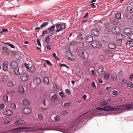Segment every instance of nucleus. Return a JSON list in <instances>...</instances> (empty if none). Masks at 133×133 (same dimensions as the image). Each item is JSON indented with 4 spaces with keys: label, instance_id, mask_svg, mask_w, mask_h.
Wrapping results in <instances>:
<instances>
[{
    "label": "nucleus",
    "instance_id": "nucleus-57",
    "mask_svg": "<svg viewBox=\"0 0 133 133\" xmlns=\"http://www.w3.org/2000/svg\"><path fill=\"white\" fill-rule=\"evenodd\" d=\"M104 52L105 53L108 55H110L111 53V51L108 50H105Z\"/></svg>",
    "mask_w": 133,
    "mask_h": 133
},
{
    "label": "nucleus",
    "instance_id": "nucleus-60",
    "mask_svg": "<svg viewBox=\"0 0 133 133\" xmlns=\"http://www.w3.org/2000/svg\"><path fill=\"white\" fill-rule=\"evenodd\" d=\"M112 94L113 95L117 96L118 95V92L117 91L113 90L112 91Z\"/></svg>",
    "mask_w": 133,
    "mask_h": 133
},
{
    "label": "nucleus",
    "instance_id": "nucleus-32",
    "mask_svg": "<svg viewBox=\"0 0 133 133\" xmlns=\"http://www.w3.org/2000/svg\"><path fill=\"white\" fill-rule=\"evenodd\" d=\"M8 76L6 75H4L2 77V81L5 82L8 80Z\"/></svg>",
    "mask_w": 133,
    "mask_h": 133
},
{
    "label": "nucleus",
    "instance_id": "nucleus-55",
    "mask_svg": "<svg viewBox=\"0 0 133 133\" xmlns=\"http://www.w3.org/2000/svg\"><path fill=\"white\" fill-rule=\"evenodd\" d=\"M49 33V32L48 31L46 30L43 31L42 32V34L41 35V36H43L46 34H48Z\"/></svg>",
    "mask_w": 133,
    "mask_h": 133
},
{
    "label": "nucleus",
    "instance_id": "nucleus-8",
    "mask_svg": "<svg viewBox=\"0 0 133 133\" xmlns=\"http://www.w3.org/2000/svg\"><path fill=\"white\" fill-rule=\"evenodd\" d=\"M91 33L92 35L95 36H98L99 33L98 30L96 29H92L91 31Z\"/></svg>",
    "mask_w": 133,
    "mask_h": 133
},
{
    "label": "nucleus",
    "instance_id": "nucleus-23",
    "mask_svg": "<svg viewBox=\"0 0 133 133\" xmlns=\"http://www.w3.org/2000/svg\"><path fill=\"white\" fill-rule=\"evenodd\" d=\"M19 91L21 94H23L25 91L23 87L22 86H20L19 88Z\"/></svg>",
    "mask_w": 133,
    "mask_h": 133
},
{
    "label": "nucleus",
    "instance_id": "nucleus-30",
    "mask_svg": "<svg viewBox=\"0 0 133 133\" xmlns=\"http://www.w3.org/2000/svg\"><path fill=\"white\" fill-rule=\"evenodd\" d=\"M14 72L15 74L17 75H19L20 74L19 71V68L18 67L14 69Z\"/></svg>",
    "mask_w": 133,
    "mask_h": 133
},
{
    "label": "nucleus",
    "instance_id": "nucleus-21",
    "mask_svg": "<svg viewBox=\"0 0 133 133\" xmlns=\"http://www.w3.org/2000/svg\"><path fill=\"white\" fill-rule=\"evenodd\" d=\"M123 31L125 34H128L131 32V31L130 28H127L124 29Z\"/></svg>",
    "mask_w": 133,
    "mask_h": 133
},
{
    "label": "nucleus",
    "instance_id": "nucleus-44",
    "mask_svg": "<svg viewBox=\"0 0 133 133\" xmlns=\"http://www.w3.org/2000/svg\"><path fill=\"white\" fill-rule=\"evenodd\" d=\"M108 104V103L105 101H103L101 102L100 105L102 106H104L107 105Z\"/></svg>",
    "mask_w": 133,
    "mask_h": 133
},
{
    "label": "nucleus",
    "instance_id": "nucleus-54",
    "mask_svg": "<svg viewBox=\"0 0 133 133\" xmlns=\"http://www.w3.org/2000/svg\"><path fill=\"white\" fill-rule=\"evenodd\" d=\"M71 104L70 102L66 103L64 104V107H67L70 106Z\"/></svg>",
    "mask_w": 133,
    "mask_h": 133
},
{
    "label": "nucleus",
    "instance_id": "nucleus-24",
    "mask_svg": "<svg viewBox=\"0 0 133 133\" xmlns=\"http://www.w3.org/2000/svg\"><path fill=\"white\" fill-rule=\"evenodd\" d=\"M66 56L68 57L69 60H71L72 59V54L70 52H68L66 53Z\"/></svg>",
    "mask_w": 133,
    "mask_h": 133
},
{
    "label": "nucleus",
    "instance_id": "nucleus-52",
    "mask_svg": "<svg viewBox=\"0 0 133 133\" xmlns=\"http://www.w3.org/2000/svg\"><path fill=\"white\" fill-rule=\"evenodd\" d=\"M8 30L7 29H2V30L0 32V33L1 34H2L4 32H8Z\"/></svg>",
    "mask_w": 133,
    "mask_h": 133
},
{
    "label": "nucleus",
    "instance_id": "nucleus-64",
    "mask_svg": "<svg viewBox=\"0 0 133 133\" xmlns=\"http://www.w3.org/2000/svg\"><path fill=\"white\" fill-rule=\"evenodd\" d=\"M3 50L4 52V53H6V52L7 51V49L6 48L3 47Z\"/></svg>",
    "mask_w": 133,
    "mask_h": 133
},
{
    "label": "nucleus",
    "instance_id": "nucleus-38",
    "mask_svg": "<svg viewBox=\"0 0 133 133\" xmlns=\"http://www.w3.org/2000/svg\"><path fill=\"white\" fill-rule=\"evenodd\" d=\"M111 78L113 81H115L117 78V76L116 74H112L111 76Z\"/></svg>",
    "mask_w": 133,
    "mask_h": 133
},
{
    "label": "nucleus",
    "instance_id": "nucleus-13",
    "mask_svg": "<svg viewBox=\"0 0 133 133\" xmlns=\"http://www.w3.org/2000/svg\"><path fill=\"white\" fill-rule=\"evenodd\" d=\"M27 129V127H20L17 128L13 129H11V130H18V132H21L23 131V129Z\"/></svg>",
    "mask_w": 133,
    "mask_h": 133
},
{
    "label": "nucleus",
    "instance_id": "nucleus-50",
    "mask_svg": "<svg viewBox=\"0 0 133 133\" xmlns=\"http://www.w3.org/2000/svg\"><path fill=\"white\" fill-rule=\"evenodd\" d=\"M54 119L55 121H58L59 119V117L57 115L54 117Z\"/></svg>",
    "mask_w": 133,
    "mask_h": 133
},
{
    "label": "nucleus",
    "instance_id": "nucleus-28",
    "mask_svg": "<svg viewBox=\"0 0 133 133\" xmlns=\"http://www.w3.org/2000/svg\"><path fill=\"white\" fill-rule=\"evenodd\" d=\"M79 56L82 58H85V56L84 54L83 51H82L80 52H79Z\"/></svg>",
    "mask_w": 133,
    "mask_h": 133
},
{
    "label": "nucleus",
    "instance_id": "nucleus-12",
    "mask_svg": "<svg viewBox=\"0 0 133 133\" xmlns=\"http://www.w3.org/2000/svg\"><path fill=\"white\" fill-rule=\"evenodd\" d=\"M124 37V35L123 34H119L116 35V38L118 40H122L123 39Z\"/></svg>",
    "mask_w": 133,
    "mask_h": 133
},
{
    "label": "nucleus",
    "instance_id": "nucleus-48",
    "mask_svg": "<svg viewBox=\"0 0 133 133\" xmlns=\"http://www.w3.org/2000/svg\"><path fill=\"white\" fill-rule=\"evenodd\" d=\"M68 113V111L67 110H63L62 111L61 114L63 115H66Z\"/></svg>",
    "mask_w": 133,
    "mask_h": 133
},
{
    "label": "nucleus",
    "instance_id": "nucleus-18",
    "mask_svg": "<svg viewBox=\"0 0 133 133\" xmlns=\"http://www.w3.org/2000/svg\"><path fill=\"white\" fill-rule=\"evenodd\" d=\"M21 78L22 81L24 82L29 78V77L27 75L24 74L22 75L21 77Z\"/></svg>",
    "mask_w": 133,
    "mask_h": 133
},
{
    "label": "nucleus",
    "instance_id": "nucleus-39",
    "mask_svg": "<svg viewBox=\"0 0 133 133\" xmlns=\"http://www.w3.org/2000/svg\"><path fill=\"white\" fill-rule=\"evenodd\" d=\"M14 85V84L12 81H10L8 82L7 85L9 87H11Z\"/></svg>",
    "mask_w": 133,
    "mask_h": 133
},
{
    "label": "nucleus",
    "instance_id": "nucleus-29",
    "mask_svg": "<svg viewBox=\"0 0 133 133\" xmlns=\"http://www.w3.org/2000/svg\"><path fill=\"white\" fill-rule=\"evenodd\" d=\"M55 27V25L50 26L48 29L49 30V32L50 33L52 32L54 30Z\"/></svg>",
    "mask_w": 133,
    "mask_h": 133
},
{
    "label": "nucleus",
    "instance_id": "nucleus-45",
    "mask_svg": "<svg viewBox=\"0 0 133 133\" xmlns=\"http://www.w3.org/2000/svg\"><path fill=\"white\" fill-rule=\"evenodd\" d=\"M38 118L40 120H42L43 118V116L41 113H39L38 114Z\"/></svg>",
    "mask_w": 133,
    "mask_h": 133
},
{
    "label": "nucleus",
    "instance_id": "nucleus-27",
    "mask_svg": "<svg viewBox=\"0 0 133 133\" xmlns=\"http://www.w3.org/2000/svg\"><path fill=\"white\" fill-rule=\"evenodd\" d=\"M105 33L106 34H110L111 31L110 29L108 28H106L104 30Z\"/></svg>",
    "mask_w": 133,
    "mask_h": 133
},
{
    "label": "nucleus",
    "instance_id": "nucleus-25",
    "mask_svg": "<svg viewBox=\"0 0 133 133\" xmlns=\"http://www.w3.org/2000/svg\"><path fill=\"white\" fill-rule=\"evenodd\" d=\"M44 40L47 44H49L50 41V36L49 35L46 36L44 38Z\"/></svg>",
    "mask_w": 133,
    "mask_h": 133
},
{
    "label": "nucleus",
    "instance_id": "nucleus-10",
    "mask_svg": "<svg viewBox=\"0 0 133 133\" xmlns=\"http://www.w3.org/2000/svg\"><path fill=\"white\" fill-rule=\"evenodd\" d=\"M102 40L104 42L108 43L110 41V39L107 36H103L102 38Z\"/></svg>",
    "mask_w": 133,
    "mask_h": 133
},
{
    "label": "nucleus",
    "instance_id": "nucleus-63",
    "mask_svg": "<svg viewBox=\"0 0 133 133\" xmlns=\"http://www.w3.org/2000/svg\"><path fill=\"white\" fill-rule=\"evenodd\" d=\"M29 64H25V66L27 69H29Z\"/></svg>",
    "mask_w": 133,
    "mask_h": 133
},
{
    "label": "nucleus",
    "instance_id": "nucleus-47",
    "mask_svg": "<svg viewBox=\"0 0 133 133\" xmlns=\"http://www.w3.org/2000/svg\"><path fill=\"white\" fill-rule=\"evenodd\" d=\"M128 23L130 25L132 24H133V19H131V18H130L128 20Z\"/></svg>",
    "mask_w": 133,
    "mask_h": 133
},
{
    "label": "nucleus",
    "instance_id": "nucleus-51",
    "mask_svg": "<svg viewBox=\"0 0 133 133\" xmlns=\"http://www.w3.org/2000/svg\"><path fill=\"white\" fill-rule=\"evenodd\" d=\"M11 107L12 108L16 109V105L14 103H12L11 104Z\"/></svg>",
    "mask_w": 133,
    "mask_h": 133
},
{
    "label": "nucleus",
    "instance_id": "nucleus-11",
    "mask_svg": "<svg viewBox=\"0 0 133 133\" xmlns=\"http://www.w3.org/2000/svg\"><path fill=\"white\" fill-rule=\"evenodd\" d=\"M31 111V109L30 108H25L22 111L25 114H30Z\"/></svg>",
    "mask_w": 133,
    "mask_h": 133
},
{
    "label": "nucleus",
    "instance_id": "nucleus-20",
    "mask_svg": "<svg viewBox=\"0 0 133 133\" xmlns=\"http://www.w3.org/2000/svg\"><path fill=\"white\" fill-rule=\"evenodd\" d=\"M33 82L35 84H39L41 82V80L39 78H36L33 81Z\"/></svg>",
    "mask_w": 133,
    "mask_h": 133
},
{
    "label": "nucleus",
    "instance_id": "nucleus-59",
    "mask_svg": "<svg viewBox=\"0 0 133 133\" xmlns=\"http://www.w3.org/2000/svg\"><path fill=\"white\" fill-rule=\"evenodd\" d=\"M128 37L129 39L133 40V33L131 34Z\"/></svg>",
    "mask_w": 133,
    "mask_h": 133
},
{
    "label": "nucleus",
    "instance_id": "nucleus-26",
    "mask_svg": "<svg viewBox=\"0 0 133 133\" xmlns=\"http://www.w3.org/2000/svg\"><path fill=\"white\" fill-rule=\"evenodd\" d=\"M49 78L48 77H45L43 79V83L45 84H47L49 82Z\"/></svg>",
    "mask_w": 133,
    "mask_h": 133
},
{
    "label": "nucleus",
    "instance_id": "nucleus-62",
    "mask_svg": "<svg viewBox=\"0 0 133 133\" xmlns=\"http://www.w3.org/2000/svg\"><path fill=\"white\" fill-rule=\"evenodd\" d=\"M59 95L62 98H63L64 97V95L63 92H59Z\"/></svg>",
    "mask_w": 133,
    "mask_h": 133
},
{
    "label": "nucleus",
    "instance_id": "nucleus-41",
    "mask_svg": "<svg viewBox=\"0 0 133 133\" xmlns=\"http://www.w3.org/2000/svg\"><path fill=\"white\" fill-rule=\"evenodd\" d=\"M127 87H129L132 88L133 87V84L132 82H129L127 83Z\"/></svg>",
    "mask_w": 133,
    "mask_h": 133
},
{
    "label": "nucleus",
    "instance_id": "nucleus-31",
    "mask_svg": "<svg viewBox=\"0 0 133 133\" xmlns=\"http://www.w3.org/2000/svg\"><path fill=\"white\" fill-rule=\"evenodd\" d=\"M127 82V80L125 79H121L119 82L121 84H125Z\"/></svg>",
    "mask_w": 133,
    "mask_h": 133
},
{
    "label": "nucleus",
    "instance_id": "nucleus-5",
    "mask_svg": "<svg viewBox=\"0 0 133 133\" xmlns=\"http://www.w3.org/2000/svg\"><path fill=\"white\" fill-rule=\"evenodd\" d=\"M112 32L114 34H117L119 33L120 31V29L117 26H115L113 27L111 30Z\"/></svg>",
    "mask_w": 133,
    "mask_h": 133
},
{
    "label": "nucleus",
    "instance_id": "nucleus-53",
    "mask_svg": "<svg viewBox=\"0 0 133 133\" xmlns=\"http://www.w3.org/2000/svg\"><path fill=\"white\" fill-rule=\"evenodd\" d=\"M10 121L9 119L8 118H6L4 121V123L5 124H7L9 123Z\"/></svg>",
    "mask_w": 133,
    "mask_h": 133
},
{
    "label": "nucleus",
    "instance_id": "nucleus-58",
    "mask_svg": "<svg viewBox=\"0 0 133 133\" xmlns=\"http://www.w3.org/2000/svg\"><path fill=\"white\" fill-rule=\"evenodd\" d=\"M8 96L7 95L4 96L3 97L4 100L5 102L7 101L8 100Z\"/></svg>",
    "mask_w": 133,
    "mask_h": 133
},
{
    "label": "nucleus",
    "instance_id": "nucleus-6",
    "mask_svg": "<svg viewBox=\"0 0 133 133\" xmlns=\"http://www.w3.org/2000/svg\"><path fill=\"white\" fill-rule=\"evenodd\" d=\"M61 25L59 28L56 31V32H59L63 30H65L66 29V25H65L66 23H63L62 24H61Z\"/></svg>",
    "mask_w": 133,
    "mask_h": 133
},
{
    "label": "nucleus",
    "instance_id": "nucleus-3",
    "mask_svg": "<svg viewBox=\"0 0 133 133\" xmlns=\"http://www.w3.org/2000/svg\"><path fill=\"white\" fill-rule=\"evenodd\" d=\"M105 110L106 111H110L111 110L115 111V109L118 110V109H122L121 108H112L110 105H108L107 106L105 107Z\"/></svg>",
    "mask_w": 133,
    "mask_h": 133
},
{
    "label": "nucleus",
    "instance_id": "nucleus-19",
    "mask_svg": "<svg viewBox=\"0 0 133 133\" xmlns=\"http://www.w3.org/2000/svg\"><path fill=\"white\" fill-rule=\"evenodd\" d=\"M23 104L25 106H27L30 104V102L26 99H24L22 100Z\"/></svg>",
    "mask_w": 133,
    "mask_h": 133
},
{
    "label": "nucleus",
    "instance_id": "nucleus-1",
    "mask_svg": "<svg viewBox=\"0 0 133 133\" xmlns=\"http://www.w3.org/2000/svg\"><path fill=\"white\" fill-rule=\"evenodd\" d=\"M88 113V112H87L83 114L78 117V119L75 120V122L76 120H78V122L76 123L75 124V126L77 127H79L82 124L85 122H86L88 121L89 119V116L87 115H86L85 116L83 117H82L83 116L85 115H86Z\"/></svg>",
    "mask_w": 133,
    "mask_h": 133
},
{
    "label": "nucleus",
    "instance_id": "nucleus-16",
    "mask_svg": "<svg viewBox=\"0 0 133 133\" xmlns=\"http://www.w3.org/2000/svg\"><path fill=\"white\" fill-rule=\"evenodd\" d=\"M24 121L22 119H18L16 121L15 123L16 125H18L24 124Z\"/></svg>",
    "mask_w": 133,
    "mask_h": 133
},
{
    "label": "nucleus",
    "instance_id": "nucleus-2",
    "mask_svg": "<svg viewBox=\"0 0 133 133\" xmlns=\"http://www.w3.org/2000/svg\"><path fill=\"white\" fill-rule=\"evenodd\" d=\"M132 105L130 104H127L125 105H121L118 107H119L118 108H121L122 109H118L119 110H124L125 108H126L127 109H130L132 108Z\"/></svg>",
    "mask_w": 133,
    "mask_h": 133
},
{
    "label": "nucleus",
    "instance_id": "nucleus-49",
    "mask_svg": "<svg viewBox=\"0 0 133 133\" xmlns=\"http://www.w3.org/2000/svg\"><path fill=\"white\" fill-rule=\"evenodd\" d=\"M117 45L118 46H122V40H118L117 42Z\"/></svg>",
    "mask_w": 133,
    "mask_h": 133
},
{
    "label": "nucleus",
    "instance_id": "nucleus-61",
    "mask_svg": "<svg viewBox=\"0 0 133 133\" xmlns=\"http://www.w3.org/2000/svg\"><path fill=\"white\" fill-rule=\"evenodd\" d=\"M65 91L67 94L68 95H69L71 94L70 91L68 89H66Z\"/></svg>",
    "mask_w": 133,
    "mask_h": 133
},
{
    "label": "nucleus",
    "instance_id": "nucleus-42",
    "mask_svg": "<svg viewBox=\"0 0 133 133\" xmlns=\"http://www.w3.org/2000/svg\"><path fill=\"white\" fill-rule=\"evenodd\" d=\"M4 43L8 45H9L11 48L14 49L15 48V46L12 44L10 43V42L5 43Z\"/></svg>",
    "mask_w": 133,
    "mask_h": 133
},
{
    "label": "nucleus",
    "instance_id": "nucleus-9",
    "mask_svg": "<svg viewBox=\"0 0 133 133\" xmlns=\"http://www.w3.org/2000/svg\"><path fill=\"white\" fill-rule=\"evenodd\" d=\"M18 65L17 63L15 61H12L10 64V66L13 69H14L18 67Z\"/></svg>",
    "mask_w": 133,
    "mask_h": 133
},
{
    "label": "nucleus",
    "instance_id": "nucleus-33",
    "mask_svg": "<svg viewBox=\"0 0 133 133\" xmlns=\"http://www.w3.org/2000/svg\"><path fill=\"white\" fill-rule=\"evenodd\" d=\"M99 59L101 61H104L105 60V57L102 55H100L99 57Z\"/></svg>",
    "mask_w": 133,
    "mask_h": 133
},
{
    "label": "nucleus",
    "instance_id": "nucleus-15",
    "mask_svg": "<svg viewBox=\"0 0 133 133\" xmlns=\"http://www.w3.org/2000/svg\"><path fill=\"white\" fill-rule=\"evenodd\" d=\"M98 42L97 41H93L91 43L92 46L95 48H97L98 47Z\"/></svg>",
    "mask_w": 133,
    "mask_h": 133
},
{
    "label": "nucleus",
    "instance_id": "nucleus-17",
    "mask_svg": "<svg viewBox=\"0 0 133 133\" xmlns=\"http://www.w3.org/2000/svg\"><path fill=\"white\" fill-rule=\"evenodd\" d=\"M86 41L88 42H92L93 40V37L91 35H88L86 37Z\"/></svg>",
    "mask_w": 133,
    "mask_h": 133
},
{
    "label": "nucleus",
    "instance_id": "nucleus-56",
    "mask_svg": "<svg viewBox=\"0 0 133 133\" xmlns=\"http://www.w3.org/2000/svg\"><path fill=\"white\" fill-rule=\"evenodd\" d=\"M105 107L104 108H101L100 107H98L97 108V110H100L103 111H105Z\"/></svg>",
    "mask_w": 133,
    "mask_h": 133
},
{
    "label": "nucleus",
    "instance_id": "nucleus-40",
    "mask_svg": "<svg viewBox=\"0 0 133 133\" xmlns=\"http://www.w3.org/2000/svg\"><path fill=\"white\" fill-rule=\"evenodd\" d=\"M110 74L108 73H105L104 76V78L106 80H108L109 78Z\"/></svg>",
    "mask_w": 133,
    "mask_h": 133
},
{
    "label": "nucleus",
    "instance_id": "nucleus-37",
    "mask_svg": "<svg viewBox=\"0 0 133 133\" xmlns=\"http://www.w3.org/2000/svg\"><path fill=\"white\" fill-rule=\"evenodd\" d=\"M121 13L120 12H118L115 15L116 17L118 19L121 18Z\"/></svg>",
    "mask_w": 133,
    "mask_h": 133
},
{
    "label": "nucleus",
    "instance_id": "nucleus-46",
    "mask_svg": "<svg viewBox=\"0 0 133 133\" xmlns=\"http://www.w3.org/2000/svg\"><path fill=\"white\" fill-rule=\"evenodd\" d=\"M59 66L60 67H61L62 66H65L66 67L68 68H69L70 67L68 66L67 65H66L65 64H61V63H59Z\"/></svg>",
    "mask_w": 133,
    "mask_h": 133
},
{
    "label": "nucleus",
    "instance_id": "nucleus-34",
    "mask_svg": "<svg viewBox=\"0 0 133 133\" xmlns=\"http://www.w3.org/2000/svg\"><path fill=\"white\" fill-rule=\"evenodd\" d=\"M49 24L48 22H44L41 25V27L42 28H45Z\"/></svg>",
    "mask_w": 133,
    "mask_h": 133
},
{
    "label": "nucleus",
    "instance_id": "nucleus-7",
    "mask_svg": "<svg viewBox=\"0 0 133 133\" xmlns=\"http://www.w3.org/2000/svg\"><path fill=\"white\" fill-rule=\"evenodd\" d=\"M8 62L6 61H4L3 62L2 66L3 70L6 71L8 69Z\"/></svg>",
    "mask_w": 133,
    "mask_h": 133
},
{
    "label": "nucleus",
    "instance_id": "nucleus-14",
    "mask_svg": "<svg viewBox=\"0 0 133 133\" xmlns=\"http://www.w3.org/2000/svg\"><path fill=\"white\" fill-rule=\"evenodd\" d=\"M108 46L110 48L112 49H115L116 48V45L114 43H109V44Z\"/></svg>",
    "mask_w": 133,
    "mask_h": 133
},
{
    "label": "nucleus",
    "instance_id": "nucleus-43",
    "mask_svg": "<svg viewBox=\"0 0 133 133\" xmlns=\"http://www.w3.org/2000/svg\"><path fill=\"white\" fill-rule=\"evenodd\" d=\"M127 44L129 45L131 47H133V41H128L127 43Z\"/></svg>",
    "mask_w": 133,
    "mask_h": 133
},
{
    "label": "nucleus",
    "instance_id": "nucleus-35",
    "mask_svg": "<svg viewBox=\"0 0 133 133\" xmlns=\"http://www.w3.org/2000/svg\"><path fill=\"white\" fill-rule=\"evenodd\" d=\"M57 97L56 94L52 96L51 98V100L52 101H54L57 99Z\"/></svg>",
    "mask_w": 133,
    "mask_h": 133
},
{
    "label": "nucleus",
    "instance_id": "nucleus-22",
    "mask_svg": "<svg viewBox=\"0 0 133 133\" xmlns=\"http://www.w3.org/2000/svg\"><path fill=\"white\" fill-rule=\"evenodd\" d=\"M127 11L128 13L133 12V8L131 6H128L127 7Z\"/></svg>",
    "mask_w": 133,
    "mask_h": 133
},
{
    "label": "nucleus",
    "instance_id": "nucleus-4",
    "mask_svg": "<svg viewBox=\"0 0 133 133\" xmlns=\"http://www.w3.org/2000/svg\"><path fill=\"white\" fill-rule=\"evenodd\" d=\"M97 71L98 74L100 75H102L105 73V71L104 70V67L103 66H101L99 67Z\"/></svg>",
    "mask_w": 133,
    "mask_h": 133
},
{
    "label": "nucleus",
    "instance_id": "nucleus-36",
    "mask_svg": "<svg viewBox=\"0 0 133 133\" xmlns=\"http://www.w3.org/2000/svg\"><path fill=\"white\" fill-rule=\"evenodd\" d=\"M12 114V112L9 110H8L6 111V115L8 116H10Z\"/></svg>",
    "mask_w": 133,
    "mask_h": 133
}]
</instances>
